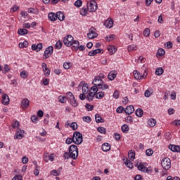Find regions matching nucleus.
Returning a JSON list of instances; mask_svg holds the SVG:
<instances>
[{
  "instance_id": "nucleus-48",
  "label": "nucleus",
  "mask_w": 180,
  "mask_h": 180,
  "mask_svg": "<svg viewBox=\"0 0 180 180\" xmlns=\"http://www.w3.org/2000/svg\"><path fill=\"white\" fill-rule=\"evenodd\" d=\"M154 151L152 149H148L146 151V155H148V157H151V155H153Z\"/></svg>"
},
{
  "instance_id": "nucleus-26",
  "label": "nucleus",
  "mask_w": 180,
  "mask_h": 180,
  "mask_svg": "<svg viewBox=\"0 0 180 180\" xmlns=\"http://www.w3.org/2000/svg\"><path fill=\"white\" fill-rule=\"evenodd\" d=\"M57 19H58L60 21H63L65 19V15L63 12L58 11L56 14Z\"/></svg>"
},
{
  "instance_id": "nucleus-10",
  "label": "nucleus",
  "mask_w": 180,
  "mask_h": 180,
  "mask_svg": "<svg viewBox=\"0 0 180 180\" xmlns=\"http://www.w3.org/2000/svg\"><path fill=\"white\" fill-rule=\"evenodd\" d=\"M25 131L22 129H18L14 136L15 139H22L24 137Z\"/></svg>"
},
{
  "instance_id": "nucleus-58",
  "label": "nucleus",
  "mask_w": 180,
  "mask_h": 180,
  "mask_svg": "<svg viewBox=\"0 0 180 180\" xmlns=\"http://www.w3.org/2000/svg\"><path fill=\"white\" fill-rule=\"evenodd\" d=\"M85 107L88 111H91L94 109V106L89 103L86 104Z\"/></svg>"
},
{
  "instance_id": "nucleus-43",
  "label": "nucleus",
  "mask_w": 180,
  "mask_h": 180,
  "mask_svg": "<svg viewBox=\"0 0 180 180\" xmlns=\"http://www.w3.org/2000/svg\"><path fill=\"white\" fill-rule=\"evenodd\" d=\"M58 100L61 103H65L67 101V98L65 96H60Z\"/></svg>"
},
{
  "instance_id": "nucleus-37",
  "label": "nucleus",
  "mask_w": 180,
  "mask_h": 180,
  "mask_svg": "<svg viewBox=\"0 0 180 180\" xmlns=\"http://www.w3.org/2000/svg\"><path fill=\"white\" fill-rule=\"evenodd\" d=\"M153 91L151 89H148L145 92V96L148 98L153 94Z\"/></svg>"
},
{
  "instance_id": "nucleus-22",
  "label": "nucleus",
  "mask_w": 180,
  "mask_h": 180,
  "mask_svg": "<svg viewBox=\"0 0 180 180\" xmlns=\"http://www.w3.org/2000/svg\"><path fill=\"white\" fill-rule=\"evenodd\" d=\"M48 18L51 21L54 22L57 20V14L54 13H49Z\"/></svg>"
},
{
  "instance_id": "nucleus-9",
  "label": "nucleus",
  "mask_w": 180,
  "mask_h": 180,
  "mask_svg": "<svg viewBox=\"0 0 180 180\" xmlns=\"http://www.w3.org/2000/svg\"><path fill=\"white\" fill-rule=\"evenodd\" d=\"M53 46H49L48 48H46L44 53V56L45 57V59H47L48 58H49L53 53Z\"/></svg>"
},
{
  "instance_id": "nucleus-57",
  "label": "nucleus",
  "mask_w": 180,
  "mask_h": 180,
  "mask_svg": "<svg viewBox=\"0 0 180 180\" xmlns=\"http://www.w3.org/2000/svg\"><path fill=\"white\" fill-rule=\"evenodd\" d=\"M82 1L81 0H77V1H75V6L79 8L80 6H82Z\"/></svg>"
},
{
  "instance_id": "nucleus-17",
  "label": "nucleus",
  "mask_w": 180,
  "mask_h": 180,
  "mask_svg": "<svg viewBox=\"0 0 180 180\" xmlns=\"http://www.w3.org/2000/svg\"><path fill=\"white\" fill-rule=\"evenodd\" d=\"M124 112L127 115H131L134 112V107L133 105L127 106Z\"/></svg>"
},
{
  "instance_id": "nucleus-32",
  "label": "nucleus",
  "mask_w": 180,
  "mask_h": 180,
  "mask_svg": "<svg viewBox=\"0 0 180 180\" xmlns=\"http://www.w3.org/2000/svg\"><path fill=\"white\" fill-rule=\"evenodd\" d=\"M95 119L97 123L104 122V120L98 114L95 115Z\"/></svg>"
},
{
  "instance_id": "nucleus-51",
  "label": "nucleus",
  "mask_w": 180,
  "mask_h": 180,
  "mask_svg": "<svg viewBox=\"0 0 180 180\" xmlns=\"http://www.w3.org/2000/svg\"><path fill=\"white\" fill-rule=\"evenodd\" d=\"M90 91H91V92H94L95 94L98 93V86L97 85H94V86H92L91 88Z\"/></svg>"
},
{
  "instance_id": "nucleus-8",
  "label": "nucleus",
  "mask_w": 180,
  "mask_h": 180,
  "mask_svg": "<svg viewBox=\"0 0 180 180\" xmlns=\"http://www.w3.org/2000/svg\"><path fill=\"white\" fill-rule=\"evenodd\" d=\"M44 160L45 162H49V161H53L54 160V155L53 153L50 154L47 152H45L44 154Z\"/></svg>"
},
{
  "instance_id": "nucleus-60",
  "label": "nucleus",
  "mask_w": 180,
  "mask_h": 180,
  "mask_svg": "<svg viewBox=\"0 0 180 180\" xmlns=\"http://www.w3.org/2000/svg\"><path fill=\"white\" fill-rule=\"evenodd\" d=\"M67 96H68V99H70V100L73 99L75 98V96L72 92H68Z\"/></svg>"
},
{
  "instance_id": "nucleus-44",
  "label": "nucleus",
  "mask_w": 180,
  "mask_h": 180,
  "mask_svg": "<svg viewBox=\"0 0 180 180\" xmlns=\"http://www.w3.org/2000/svg\"><path fill=\"white\" fill-rule=\"evenodd\" d=\"M98 131H99L101 134H106V129L105 128L103 127H99L98 129H97Z\"/></svg>"
},
{
  "instance_id": "nucleus-31",
  "label": "nucleus",
  "mask_w": 180,
  "mask_h": 180,
  "mask_svg": "<svg viewBox=\"0 0 180 180\" xmlns=\"http://www.w3.org/2000/svg\"><path fill=\"white\" fill-rule=\"evenodd\" d=\"M138 49V46L136 45L132 44L128 46V51L131 52L133 51H136Z\"/></svg>"
},
{
  "instance_id": "nucleus-3",
  "label": "nucleus",
  "mask_w": 180,
  "mask_h": 180,
  "mask_svg": "<svg viewBox=\"0 0 180 180\" xmlns=\"http://www.w3.org/2000/svg\"><path fill=\"white\" fill-rule=\"evenodd\" d=\"M73 143H75L77 145H79L83 141L82 134L79 131H75L73 134Z\"/></svg>"
},
{
  "instance_id": "nucleus-29",
  "label": "nucleus",
  "mask_w": 180,
  "mask_h": 180,
  "mask_svg": "<svg viewBox=\"0 0 180 180\" xmlns=\"http://www.w3.org/2000/svg\"><path fill=\"white\" fill-rule=\"evenodd\" d=\"M157 122L155 119L151 118L148 120V124L150 127H153L155 126Z\"/></svg>"
},
{
  "instance_id": "nucleus-2",
  "label": "nucleus",
  "mask_w": 180,
  "mask_h": 180,
  "mask_svg": "<svg viewBox=\"0 0 180 180\" xmlns=\"http://www.w3.org/2000/svg\"><path fill=\"white\" fill-rule=\"evenodd\" d=\"M135 151L131 150L128 153V157L130 160L127 158L123 159L124 165H126V167H127V168H130V169H131L134 167V165L131 161H134V160H135Z\"/></svg>"
},
{
  "instance_id": "nucleus-61",
  "label": "nucleus",
  "mask_w": 180,
  "mask_h": 180,
  "mask_svg": "<svg viewBox=\"0 0 180 180\" xmlns=\"http://www.w3.org/2000/svg\"><path fill=\"white\" fill-rule=\"evenodd\" d=\"M72 142H74V140H73V137L72 138H68L65 141V143L67 144H70L72 143Z\"/></svg>"
},
{
  "instance_id": "nucleus-12",
  "label": "nucleus",
  "mask_w": 180,
  "mask_h": 180,
  "mask_svg": "<svg viewBox=\"0 0 180 180\" xmlns=\"http://www.w3.org/2000/svg\"><path fill=\"white\" fill-rule=\"evenodd\" d=\"M139 171H141L142 172H148V169H146V166L143 163H137L136 165Z\"/></svg>"
},
{
  "instance_id": "nucleus-19",
  "label": "nucleus",
  "mask_w": 180,
  "mask_h": 180,
  "mask_svg": "<svg viewBox=\"0 0 180 180\" xmlns=\"http://www.w3.org/2000/svg\"><path fill=\"white\" fill-rule=\"evenodd\" d=\"M103 82V81L101 79L100 77H96L93 81V84L98 86H99V85L101 84V83Z\"/></svg>"
},
{
  "instance_id": "nucleus-25",
  "label": "nucleus",
  "mask_w": 180,
  "mask_h": 180,
  "mask_svg": "<svg viewBox=\"0 0 180 180\" xmlns=\"http://www.w3.org/2000/svg\"><path fill=\"white\" fill-rule=\"evenodd\" d=\"M101 51H102V50L100 49H96V50H93V51H90L89 53V56H94L96 54L101 53Z\"/></svg>"
},
{
  "instance_id": "nucleus-11",
  "label": "nucleus",
  "mask_w": 180,
  "mask_h": 180,
  "mask_svg": "<svg viewBox=\"0 0 180 180\" xmlns=\"http://www.w3.org/2000/svg\"><path fill=\"white\" fill-rule=\"evenodd\" d=\"M41 68L44 72V74L46 77H49L51 73V70L48 68L47 65L44 63H42Z\"/></svg>"
},
{
  "instance_id": "nucleus-16",
  "label": "nucleus",
  "mask_w": 180,
  "mask_h": 180,
  "mask_svg": "<svg viewBox=\"0 0 180 180\" xmlns=\"http://www.w3.org/2000/svg\"><path fill=\"white\" fill-rule=\"evenodd\" d=\"M42 47H43L42 44H41V43L38 44L37 45H36V44L32 45V49L37 52L40 51L42 49Z\"/></svg>"
},
{
  "instance_id": "nucleus-36",
  "label": "nucleus",
  "mask_w": 180,
  "mask_h": 180,
  "mask_svg": "<svg viewBox=\"0 0 180 180\" xmlns=\"http://www.w3.org/2000/svg\"><path fill=\"white\" fill-rule=\"evenodd\" d=\"M136 116L141 117L143 115V111L142 110V109L139 108L136 111Z\"/></svg>"
},
{
  "instance_id": "nucleus-5",
  "label": "nucleus",
  "mask_w": 180,
  "mask_h": 180,
  "mask_svg": "<svg viewBox=\"0 0 180 180\" xmlns=\"http://www.w3.org/2000/svg\"><path fill=\"white\" fill-rule=\"evenodd\" d=\"M148 75V72L147 70L144 71L143 75H141L139 72H138L137 70H134V76L135 77V79H138V80H141L143 79H146Z\"/></svg>"
},
{
  "instance_id": "nucleus-41",
  "label": "nucleus",
  "mask_w": 180,
  "mask_h": 180,
  "mask_svg": "<svg viewBox=\"0 0 180 180\" xmlns=\"http://www.w3.org/2000/svg\"><path fill=\"white\" fill-rule=\"evenodd\" d=\"M88 11H88V8L86 9V8H82L81 9V11H80V13H81L82 15L85 16V15H87Z\"/></svg>"
},
{
  "instance_id": "nucleus-18",
  "label": "nucleus",
  "mask_w": 180,
  "mask_h": 180,
  "mask_svg": "<svg viewBox=\"0 0 180 180\" xmlns=\"http://www.w3.org/2000/svg\"><path fill=\"white\" fill-rule=\"evenodd\" d=\"M165 55V51L163 49H159L156 53V57L160 58Z\"/></svg>"
},
{
  "instance_id": "nucleus-42",
  "label": "nucleus",
  "mask_w": 180,
  "mask_h": 180,
  "mask_svg": "<svg viewBox=\"0 0 180 180\" xmlns=\"http://www.w3.org/2000/svg\"><path fill=\"white\" fill-rule=\"evenodd\" d=\"M89 91L88 84H84L82 86V92L86 94Z\"/></svg>"
},
{
  "instance_id": "nucleus-49",
  "label": "nucleus",
  "mask_w": 180,
  "mask_h": 180,
  "mask_svg": "<svg viewBox=\"0 0 180 180\" xmlns=\"http://www.w3.org/2000/svg\"><path fill=\"white\" fill-rule=\"evenodd\" d=\"M20 76L23 79H26L28 77V73L26 71H22L20 72Z\"/></svg>"
},
{
  "instance_id": "nucleus-20",
  "label": "nucleus",
  "mask_w": 180,
  "mask_h": 180,
  "mask_svg": "<svg viewBox=\"0 0 180 180\" xmlns=\"http://www.w3.org/2000/svg\"><path fill=\"white\" fill-rule=\"evenodd\" d=\"M72 49L73 51H77L79 49V42L78 41H72Z\"/></svg>"
},
{
  "instance_id": "nucleus-47",
  "label": "nucleus",
  "mask_w": 180,
  "mask_h": 180,
  "mask_svg": "<svg viewBox=\"0 0 180 180\" xmlns=\"http://www.w3.org/2000/svg\"><path fill=\"white\" fill-rule=\"evenodd\" d=\"M150 30L148 28H146L144 31H143V34L146 37H148L150 36Z\"/></svg>"
},
{
  "instance_id": "nucleus-46",
  "label": "nucleus",
  "mask_w": 180,
  "mask_h": 180,
  "mask_svg": "<svg viewBox=\"0 0 180 180\" xmlns=\"http://www.w3.org/2000/svg\"><path fill=\"white\" fill-rule=\"evenodd\" d=\"M31 120L33 123L36 124V123H37L39 118L37 115H32L31 117Z\"/></svg>"
},
{
  "instance_id": "nucleus-24",
  "label": "nucleus",
  "mask_w": 180,
  "mask_h": 180,
  "mask_svg": "<svg viewBox=\"0 0 180 180\" xmlns=\"http://www.w3.org/2000/svg\"><path fill=\"white\" fill-rule=\"evenodd\" d=\"M108 51L110 55H112L117 51V49L114 46L110 45L108 46Z\"/></svg>"
},
{
  "instance_id": "nucleus-38",
  "label": "nucleus",
  "mask_w": 180,
  "mask_h": 180,
  "mask_svg": "<svg viewBox=\"0 0 180 180\" xmlns=\"http://www.w3.org/2000/svg\"><path fill=\"white\" fill-rule=\"evenodd\" d=\"M28 46V42L27 41H24L23 42H20L19 44L20 48H26Z\"/></svg>"
},
{
  "instance_id": "nucleus-55",
  "label": "nucleus",
  "mask_w": 180,
  "mask_h": 180,
  "mask_svg": "<svg viewBox=\"0 0 180 180\" xmlns=\"http://www.w3.org/2000/svg\"><path fill=\"white\" fill-rule=\"evenodd\" d=\"M12 180H22V176L20 174L15 175Z\"/></svg>"
},
{
  "instance_id": "nucleus-64",
  "label": "nucleus",
  "mask_w": 180,
  "mask_h": 180,
  "mask_svg": "<svg viewBox=\"0 0 180 180\" xmlns=\"http://www.w3.org/2000/svg\"><path fill=\"white\" fill-rule=\"evenodd\" d=\"M18 9H19V7L17 5H14L11 11L14 13L17 11Z\"/></svg>"
},
{
  "instance_id": "nucleus-13",
  "label": "nucleus",
  "mask_w": 180,
  "mask_h": 180,
  "mask_svg": "<svg viewBox=\"0 0 180 180\" xmlns=\"http://www.w3.org/2000/svg\"><path fill=\"white\" fill-rule=\"evenodd\" d=\"M104 25L105 26V27L110 29L113 26V20L112 18H108L105 22H104Z\"/></svg>"
},
{
  "instance_id": "nucleus-40",
  "label": "nucleus",
  "mask_w": 180,
  "mask_h": 180,
  "mask_svg": "<svg viewBox=\"0 0 180 180\" xmlns=\"http://www.w3.org/2000/svg\"><path fill=\"white\" fill-rule=\"evenodd\" d=\"M129 130V127L127 124H124V125L122 127V131L124 133H127Z\"/></svg>"
},
{
  "instance_id": "nucleus-53",
  "label": "nucleus",
  "mask_w": 180,
  "mask_h": 180,
  "mask_svg": "<svg viewBox=\"0 0 180 180\" xmlns=\"http://www.w3.org/2000/svg\"><path fill=\"white\" fill-rule=\"evenodd\" d=\"M113 98H115V99H117L120 97V92L117 90H115L114 94H113Z\"/></svg>"
},
{
  "instance_id": "nucleus-59",
  "label": "nucleus",
  "mask_w": 180,
  "mask_h": 180,
  "mask_svg": "<svg viewBox=\"0 0 180 180\" xmlns=\"http://www.w3.org/2000/svg\"><path fill=\"white\" fill-rule=\"evenodd\" d=\"M70 127L73 129V130H76L77 129V124L76 122H72L70 124Z\"/></svg>"
},
{
  "instance_id": "nucleus-4",
  "label": "nucleus",
  "mask_w": 180,
  "mask_h": 180,
  "mask_svg": "<svg viewBox=\"0 0 180 180\" xmlns=\"http://www.w3.org/2000/svg\"><path fill=\"white\" fill-rule=\"evenodd\" d=\"M161 165L164 169L168 170L171 168V160L169 158H165L161 162Z\"/></svg>"
},
{
  "instance_id": "nucleus-54",
  "label": "nucleus",
  "mask_w": 180,
  "mask_h": 180,
  "mask_svg": "<svg viewBox=\"0 0 180 180\" xmlns=\"http://www.w3.org/2000/svg\"><path fill=\"white\" fill-rule=\"evenodd\" d=\"M167 180H180V178L179 176H169L167 178Z\"/></svg>"
},
{
  "instance_id": "nucleus-50",
  "label": "nucleus",
  "mask_w": 180,
  "mask_h": 180,
  "mask_svg": "<svg viewBox=\"0 0 180 180\" xmlns=\"http://www.w3.org/2000/svg\"><path fill=\"white\" fill-rule=\"evenodd\" d=\"M70 66H71V63H70V62L69 63L66 62V63H64V64H63V68L65 70L70 69Z\"/></svg>"
},
{
  "instance_id": "nucleus-7",
  "label": "nucleus",
  "mask_w": 180,
  "mask_h": 180,
  "mask_svg": "<svg viewBox=\"0 0 180 180\" xmlns=\"http://www.w3.org/2000/svg\"><path fill=\"white\" fill-rule=\"evenodd\" d=\"M74 41V38L71 35H68L64 38L63 43L67 46H71L72 42Z\"/></svg>"
},
{
  "instance_id": "nucleus-45",
  "label": "nucleus",
  "mask_w": 180,
  "mask_h": 180,
  "mask_svg": "<svg viewBox=\"0 0 180 180\" xmlns=\"http://www.w3.org/2000/svg\"><path fill=\"white\" fill-rule=\"evenodd\" d=\"M51 175H53V176H58L60 175V171H58V170H52L51 172Z\"/></svg>"
},
{
  "instance_id": "nucleus-6",
  "label": "nucleus",
  "mask_w": 180,
  "mask_h": 180,
  "mask_svg": "<svg viewBox=\"0 0 180 180\" xmlns=\"http://www.w3.org/2000/svg\"><path fill=\"white\" fill-rule=\"evenodd\" d=\"M87 8L89 12H95L98 8L96 2L95 1L88 2Z\"/></svg>"
},
{
  "instance_id": "nucleus-56",
  "label": "nucleus",
  "mask_w": 180,
  "mask_h": 180,
  "mask_svg": "<svg viewBox=\"0 0 180 180\" xmlns=\"http://www.w3.org/2000/svg\"><path fill=\"white\" fill-rule=\"evenodd\" d=\"M62 45H63L62 42L59 41H58V42L56 44L55 48H56V49H60L62 47Z\"/></svg>"
},
{
  "instance_id": "nucleus-30",
  "label": "nucleus",
  "mask_w": 180,
  "mask_h": 180,
  "mask_svg": "<svg viewBox=\"0 0 180 180\" xmlns=\"http://www.w3.org/2000/svg\"><path fill=\"white\" fill-rule=\"evenodd\" d=\"M105 96V93L103 91H99L96 94V98L98 99H102Z\"/></svg>"
},
{
  "instance_id": "nucleus-35",
  "label": "nucleus",
  "mask_w": 180,
  "mask_h": 180,
  "mask_svg": "<svg viewBox=\"0 0 180 180\" xmlns=\"http://www.w3.org/2000/svg\"><path fill=\"white\" fill-rule=\"evenodd\" d=\"M164 70L162 68H157L155 70V74L158 76H160L163 74Z\"/></svg>"
},
{
  "instance_id": "nucleus-33",
  "label": "nucleus",
  "mask_w": 180,
  "mask_h": 180,
  "mask_svg": "<svg viewBox=\"0 0 180 180\" xmlns=\"http://www.w3.org/2000/svg\"><path fill=\"white\" fill-rule=\"evenodd\" d=\"M18 34L20 35H25L28 33V31L26 29H19L18 31Z\"/></svg>"
},
{
  "instance_id": "nucleus-28",
  "label": "nucleus",
  "mask_w": 180,
  "mask_h": 180,
  "mask_svg": "<svg viewBox=\"0 0 180 180\" xmlns=\"http://www.w3.org/2000/svg\"><path fill=\"white\" fill-rule=\"evenodd\" d=\"M116 77L117 74L115 72H110L108 75V77L110 81L114 80Z\"/></svg>"
},
{
  "instance_id": "nucleus-15",
  "label": "nucleus",
  "mask_w": 180,
  "mask_h": 180,
  "mask_svg": "<svg viewBox=\"0 0 180 180\" xmlns=\"http://www.w3.org/2000/svg\"><path fill=\"white\" fill-rule=\"evenodd\" d=\"M169 148L174 153H180V146L169 145Z\"/></svg>"
},
{
  "instance_id": "nucleus-1",
  "label": "nucleus",
  "mask_w": 180,
  "mask_h": 180,
  "mask_svg": "<svg viewBox=\"0 0 180 180\" xmlns=\"http://www.w3.org/2000/svg\"><path fill=\"white\" fill-rule=\"evenodd\" d=\"M78 148L75 145H71L69 147V153L65 152L64 154V158L68 160V158H72V160H77L78 157Z\"/></svg>"
},
{
  "instance_id": "nucleus-27",
  "label": "nucleus",
  "mask_w": 180,
  "mask_h": 180,
  "mask_svg": "<svg viewBox=\"0 0 180 180\" xmlns=\"http://www.w3.org/2000/svg\"><path fill=\"white\" fill-rule=\"evenodd\" d=\"M89 39H94L97 37V34L94 30H90L89 33L87 34Z\"/></svg>"
},
{
  "instance_id": "nucleus-39",
  "label": "nucleus",
  "mask_w": 180,
  "mask_h": 180,
  "mask_svg": "<svg viewBox=\"0 0 180 180\" xmlns=\"http://www.w3.org/2000/svg\"><path fill=\"white\" fill-rule=\"evenodd\" d=\"M70 104H71L73 107H77V106L78 105V103H77V101L75 100V98L70 99Z\"/></svg>"
},
{
  "instance_id": "nucleus-52",
  "label": "nucleus",
  "mask_w": 180,
  "mask_h": 180,
  "mask_svg": "<svg viewBox=\"0 0 180 180\" xmlns=\"http://www.w3.org/2000/svg\"><path fill=\"white\" fill-rule=\"evenodd\" d=\"M83 120L84 121V122H87V123H89V122H91V117H89V116H84V117H83Z\"/></svg>"
},
{
  "instance_id": "nucleus-34",
  "label": "nucleus",
  "mask_w": 180,
  "mask_h": 180,
  "mask_svg": "<svg viewBox=\"0 0 180 180\" xmlns=\"http://www.w3.org/2000/svg\"><path fill=\"white\" fill-rule=\"evenodd\" d=\"M98 89H101L102 90H105L108 89L109 88L108 85L105 84L103 82V83L100 84L98 86Z\"/></svg>"
},
{
  "instance_id": "nucleus-62",
  "label": "nucleus",
  "mask_w": 180,
  "mask_h": 180,
  "mask_svg": "<svg viewBox=\"0 0 180 180\" xmlns=\"http://www.w3.org/2000/svg\"><path fill=\"white\" fill-rule=\"evenodd\" d=\"M124 108L122 106H120L117 108V112L122 113L124 111Z\"/></svg>"
},
{
  "instance_id": "nucleus-63",
  "label": "nucleus",
  "mask_w": 180,
  "mask_h": 180,
  "mask_svg": "<svg viewBox=\"0 0 180 180\" xmlns=\"http://www.w3.org/2000/svg\"><path fill=\"white\" fill-rule=\"evenodd\" d=\"M19 126V122L18 121H15L13 123L12 127L13 129L18 128Z\"/></svg>"
},
{
  "instance_id": "nucleus-14",
  "label": "nucleus",
  "mask_w": 180,
  "mask_h": 180,
  "mask_svg": "<svg viewBox=\"0 0 180 180\" xmlns=\"http://www.w3.org/2000/svg\"><path fill=\"white\" fill-rule=\"evenodd\" d=\"M30 105V101L27 98H24L22 99V102H21V106L22 108V109H26L29 107Z\"/></svg>"
},
{
  "instance_id": "nucleus-23",
  "label": "nucleus",
  "mask_w": 180,
  "mask_h": 180,
  "mask_svg": "<svg viewBox=\"0 0 180 180\" xmlns=\"http://www.w3.org/2000/svg\"><path fill=\"white\" fill-rule=\"evenodd\" d=\"M102 150L104 152L110 151V145L108 143H105L102 146Z\"/></svg>"
},
{
  "instance_id": "nucleus-21",
  "label": "nucleus",
  "mask_w": 180,
  "mask_h": 180,
  "mask_svg": "<svg viewBox=\"0 0 180 180\" xmlns=\"http://www.w3.org/2000/svg\"><path fill=\"white\" fill-rule=\"evenodd\" d=\"M9 101H10V100H9L8 95L6 94H4L2 96V103L4 105H8L9 103Z\"/></svg>"
}]
</instances>
